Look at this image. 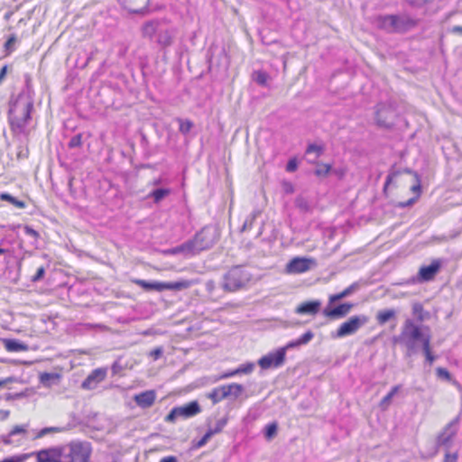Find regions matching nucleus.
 Here are the masks:
<instances>
[{
  "mask_svg": "<svg viewBox=\"0 0 462 462\" xmlns=\"http://www.w3.org/2000/svg\"><path fill=\"white\" fill-rule=\"evenodd\" d=\"M254 79L257 84L261 86H266L269 79V75L263 70H257L254 71Z\"/></svg>",
  "mask_w": 462,
  "mask_h": 462,
  "instance_id": "ea45409f",
  "label": "nucleus"
},
{
  "mask_svg": "<svg viewBox=\"0 0 462 462\" xmlns=\"http://www.w3.org/2000/svg\"><path fill=\"white\" fill-rule=\"evenodd\" d=\"M7 69H8L7 65L3 66L0 69V85L3 83V81L5 79Z\"/></svg>",
  "mask_w": 462,
  "mask_h": 462,
  "instance_id": "5fc2aeb1",
  "label": "nucleus"
},
{
  "mask_svg": "<svg viewBox=\"0 0 462 462\" xmlns=\"http://www.w3.org/2000/svg\"><path fill=\"white\" fill-rule=\"evenodd\" d=\"M428 334H423L421 328L416 325L411 319H406L403 324L402 337L407 340V343L413 345L416 341L423 344V339Z\"/></svg>",
  "mask_w": 462,
  "mask_h": 462,
  "instance_id": "9d476101",
  "label": "nucleus"
},
{
  "mask_svg": "<svg viewBox=\"0 0 462 462\" xmlns=\"http://www.w3.org/2000/svg\"><path fill=\"white\" fill-rule=\"evenodd\" d=\"M45 274V268L41 266L37 269L36 273L32 277V282H35L43 278Z\"/></svg>",
  "mask_w": 462,
  "mask_h": 462,
  "instance_id": "864d4df0",
  "label": "nucleus"
},
{
  "mask_svg": "<svg viewBox=\"0 0 462 462\" xmlns=\"http://www.w3.org/2000/svg\"><path fill=\"white\" fill-rule=\"evenodd\" d=\"M15 379L14 377H7L0 380V388L5 386L7 383H14Z\"/></svg>",
  "mask_w": 462,
  "mask_h": 462,
  "instance_id": "6e6d98bb",
  "label": "nucleus"
},
{
  "mask_svg": "<svg viewBox=\"0 0 462 462\" xmlns=\"http://www.w3.org/2000/svg\"><path fill=\"white\" fill-rule=\"evenodd\" d=\"M457 458H458V454L457 451L453 452V453L447 451L445 453L444 459L442 462H457Z\"/></svg>",
  "mask_w": 462,
  "mask_h": 462,
  "instance_id": "3c124183",
  "label": "nucleus"
},
{
  "mask_svg": "<svg viewBox=\"0 0 462 462\" xmlns=\"http://www.w3.org/2000/svg\"><path fill=\"white\" fill-rule=\"evenodd\" d=\"M107 373V367H98L94 369L82 382L81 388L84 390L96 389L100 383L106 380Z\"/></svg>",
  "mask_w": 462,
  "mask_h": 462,
  "instance_id": "ddd939ff",
  "label": "nucleus"
},
{
  "mask_svg": "<svg viewBox=\"0 0 462 462\" xmlns=\"http://www.w3.org/2000/svg\"><path fill=\"white\" fill-rule=\"evenodd\" d=\"M82 145V134L74 135L69 142L68 146L70 149L81 147Z\"/></svg>",
  "mask_w": 462,
  "mask_h": 462,
  "instance_id": "37998d69",
  "label": "nucleus"
},
{
  "mask_svg": "<svg viewBox=\"0 0 462 462\" xmlns=\"http://www.w3.org/2000/svg\"><path fill=\"white\" fill-rule=\"evenodd\" d=\"M254 365L253 363H248L240 365L237 369L228 373L226 376H234L237 374H250L253 372Z\"/></svg>",
  "mask_w": 462,
  "mask_h": 462,
  "instance_id": "72a5a7b5",
  "label": "nucleus"
},
{
  "mask_svg": "<svg viewBox=\"0 0 462 462\" xmlns=\"http://www.w3.org/2000/svg\"><path fill=\"white\" fill-rule=\"evenodd\" d=\"M241 392L242 386L236 383H233L215 388L209 396L214 402H219L226 398H229V400L232 401L231 397L239 395Z\"/></svg>",
  "mask_w": 462,
  "mask_h": 462,
  "instance_id": "f8f14e48",
  "label": "nucleus"
},
{
  "mask_svg": "<svg viewBox=\"0 0 462 462\" xmlns=\"http://www.w3.org/2000/svg\"><path fill=\"white\" fill-rule=\"evenodd\" d=\"M177 121L179 123V131L183 134H189L193 127V123L189 119L178 118Z\"/></svg>",
  "mask_w": 462,
  "mask_h": 462,
  "instance_id": "f704fd0d",
  "label": "nucleus"
},
{
  "mask_svg": "<svg viewBox=\"0 0 462 462\" xmlns=\"http://www.w3.org/2000/svg\"><path fill=\"white\" fill-rule=\"evenodd\" d=\"M317 265L314 258L295 256L291 258L285 265V273L287 274H300L310 271Z\"/></svg>",
  "mask_w": 462,
  "mask_h": 462,
  "instance_id": "6e6552de",
  "label": "nucleus"
},
{
  "mask_svg": "<svg viewBox=\"0 0 462 462\" xmlns=\"http://www.w3.org/2000/svg\"><path fill=\"white\" fill-rule=\"evenodd\" d=\"M27 432V426L26 425H15L9 432L8 436L3 439V442L5 444H10L11 440L9 439L10 437L16 435V434H22L25 435Z\"/></svg>",
  "mask_w": 462,
  "mask_h": 462,
  "instance_id": "7c9ffc66",
  "label": "nucleus"
},
{
  "mask_svg": "<svg viewBox=\"0 0 462 462\" xmlns=\"http://www.w3.org/2000/svg\"><path fill=\"white\" fill-rule=\"evenodd\" d=\"M318 168L315 170V174L318 177H326L331 171V165L328 163H317Z\"/></svg>",
  "mask_w": 462,
  "mask_h": 462,
  "instance_id": "4c0bfd02",
  "label": "nucleus"
},
{
  "mask_svg": "<svg viewBox=\"0 0 462 462\" xmlns=\"http://www.w3.org/2000/svg\"><path fill=\"white\" fill-rule=\"evenodd\" d=\"M173 40L171 32L169 30L160 31L157 36V43L162 48H167L171 45Z\"/></svg>",
  "mask_w": 462,
  "mask_h": 462,
  "instance_id": "bb28decb",
  "label": "nucleus"
},
{
  "mask_svg": "<svg viewBox=\"0 0 462 462\" xmlns=\"http://www.w3.org/2000/svg\"><path fill=\"white\" fill-rule=\"evenodd\" d=\"M29 457V455L13 456L5 458L2 462H24Z\"/></svg>",
  "mask_w": 462,
  "mask_h": 462,
  "instance_id": "09e8293b",
  "label": "nucleus"
},
{
  "mask_svg": "<svg viewBox=\"0 0 462 462\" xmlns=\"http://www.w3.org/2000/svg\"><path fill=\"white\" fill-rule=\"evenodd\" d=\"M17 103L18 100L16 99L10 105L8 111V122L12 132L23 133L32 118L33 104L32 101L27 102L22 111L18 113Z\"/></svg>",
  "mask_w": 462,
  "mask_h": 462,
  "instance_id": "20e7f679",
  "label": "nucleus"
},
{
  "mask_svg": "<svg viewBox=\"0 0 462 462\" xmlns=\"http://www.w3.org/2000/svg\"><path fill=\"white\" fill-rule=\"evenodd\" d=\"M132 282L138 285L144 291H162L165 290L170 291H182L189 289L195 282L191 280H180L177 282H147L142 279H133Z\"/></svg>",
  "mask_w": 462,
  "mask_h": 462,
  "instance_id": "39448f33",
  "label": "nucleus"
},
{
  "mask_svg": "<svg viewBox=\"0 0 462 462\" xmlns=\"http://www.w3.org/2000/svg\"><path fill=\"white\" fill-rule=\"evenodd\" d=\"M16 41H17L16 36L14 34H12L11 36L8 37V39L5 42L4 48H5L6 56L10 55L13 52V51H14L13 45L16 42Z\"/></svg>",
  "mask_w": 462,
  "mask_h": 462,
  "instance_id": "79ce46f5",
  "label": "nucleus"
},
{
  "mask_svg": "<svg viewBox=\"0 0 462 462\" xmlns=\"http://www.w3.org/2000/svg\"><path fill=\"white\" fill-rule=\"evenodd\" d=\"M188 404L193 405V404H198V403L196 401H192V402H189Z\"/></svg>",
  "mask_w": 462,
  "mask_h": 462,
  "instance_id": "e2e57ef3",
  "label": "nucleus"
},
{
  "mask_svg": "<svg viewBox=\"0 0 462 462\" xmlns=\"http://www.w3.org/2000/svg\"><path fill=\"white\" fill-rule=\"evenodd\" d=\"M0 199L2 201H7L14 205L17 208H24L26 207V204L24 201L19 200L16 198L13 197L9 193L3 192L0 194Z\"/></svg>",
  "mask_w": 462,
  "mask_h": 462,
  "instance_id": "c756f323",
  "label": "nucleus"
},
{
  "mask_svg": "<svg viewBox=\"0 0 462 462\" xmlns=\"http://www.w3.org/2000/svg\"><path fill=\"white\" fill-rule=\"evenodd\" d=\"M353 308V304L349 302L342 303L333 309H329L328 307L325 308L323 310V315L328 319H338L345 317L346 314L350 312Z\"/></svg>",
  "mask_w": 462,
  "mask_h": 462,
  "instance_id": "a211bd4d",
  "label": "nucleus"
},
{
  "mask_svg": "<svg viewBox=\"0 0 462 462\" xmlns=\"http://www.w3.org/2000/svg\"><path fill=\"white\" fill-rule=\"evenodd\" d=\"M298 346H300V344H298V339H297L295 341H291V342L288 343L284 347H286V350H287L289 348Z\"/></svg>",
  "mask_w": 462,
  "mask_h": 462,
  "instance_id": "bf43d9fd",
  "label": "nucleus"
},
{
  "mask_svg": "<svg viewBox=\"0 0 462 462\" xmlns=\"http://www.w3.org/2000/svg\"><path fill=\"white\" fill-rule=\"evenodd\" d=\"M182 247H181V245L177 246V247H174L173 249L171 250V254H180V253H182Z\"/></svg>",
  "mask_w": 462,
  "mask_h": 462,
  "instance_id": "052dcab7",
  "label": "nucleus"
},
{
  "mask_svg": "<svg viewBox=\"0 0 462 462\" xmlns=\"http://www.w3.org/2000/svg\"><path fill=\"white\" fill-rule=\"evenodd\" d=\"M226 423L227 417L224 416L216 420L214 427L209 425L208 430H207L205 435L196 444V448H201L205 446L212 436L222 432Z\"/></svg>",
  "mask_w": 462,
  "mask_h": 462,
  "instance_id": "2eb2a0df",
  "label": "nucleus"
},
{
  "mask_svg": "<svg viewBox=\"0 0 462 462\" xmlns=\"http://www.w3.org/2000/svg\"><path fill=\"white\" fill-rule=\"evenodd\" d=\"M297 169H298L297 159L296 158L290 159L288 163H287V166H286V171H289V172H293Z\"/></svg>",
  "mask_w": 462,
  "mask_h": 462,
  "instance_id": "603ef678",
  "label": "nucleus"
},
{
  "mask_svg": "<svg viewBox=\"0 0 462 462\" xmlns=\"http://www.w3.org/2000/svg\"><path fill=\"white\" fill-rule=\"evenodd\" d=\"M37 462H60L59 446L51 447L35 452Z\"/></svg>",
  "mask_w": 462,
  "mask_h": 462,
  "instance_id": "f3484780",
  "label": "nucleus"
},
{
  "mask_svg": "<svg viewBox=\"0 0 462 462\" xmlns=\"http://www.w3.org/2000/svg\"><path fill=\"white\" fill-rule=\"evenodd\" d=\"M60 375L57 374L43 373L40 375V381L44 385H50L51 382L58 381Z\"/></svg>",
  "mask_w": 462,
  "mask_h": 462,
  "instance_id": "58836bf2",
  "label": "nucleus"
},
{
  "mask_svg": "<svg viewBox=\"0 0 462 462\" xmlns=\"http://www.w3.org/2000/svg\"><path fill=\"white\" fill-rule=\"evenodd\" d=\"M160 462H178L177 458L173 456L162 457Z\"/></svg>",
  "mask_w": 462,
  "mask_h": 462,
  "instance_id": "4d7b16f0",
  "label": "nucleus"
},
{
  "mask_svg": "<svg viewBox=\"0 0 462 462\" xmlns=\"http://www.w3.org/2000/svg\"><path fill=\"white\" fill-rule=\"evenodd\" d=\"M277 433V425L276 423H271V424H268L267 427H266V431H265V437L266 439H273Z\"/></svg>",
  "mask_w": 462,
  "mask_h": 462,
  "instance_id": "c03bdc74",
  "label": "nucleus"
},
{
  "mask_svg": "<svg viewBox=\"0 0 462 462\" xmlns=\"http://www.w3.org/2000/svg\"><path fill=\"white\" fill-rule=\"evenodd\" d=\"M396 117L393 107L391 105H378L375 113L376 124L380 127L391 128Z\"/></svg>",
  "mask_w": 462,
  "mask_h": 462,
  "instance_id": "9b49d317",
  "label": "nucleus"
},
{
  "mask_svg": "<svg viewBox=\"0 0 462 462\" xmlns=\"http://www.w3.org/2000/svg\"><path fill=\"white\" fill-rule=\"evenodd\" d=\"M367 321L368 318L365 315L352 316L347 320L340 324L336 332L332 334V337L334 338H342L353 335Z\"/></svg>",
  "mask_w": 462,
  "mask_h": 462,
  "instance_id": "0eeeda50",
  "label": "nucleus"
},
{
  "mask_svg": "<svg viewBox=\"0 0 462 462\" xmlns=\"http://www.w3.org/2000/svg\"><path fill=\"white\" fill-rule=\"evenodd\" d=\"M396 318V311L393 309L383 310L377 312L376 321L379 325H384L391 319Z\"/></svg>",
  "mask_w": 462,
  "mask_h": 462,
  "instance_id": "393cba45",
  "label": "nucleus"
},
{
  "mask_svg": "<svg viewBox=\"0 0 462 462\" xmlns=\"http://www.w3.org/2000/svg\"><path fill=\"white\" fill-rule=\"evenodd\" d=\"M200 412L199 406L175 407L165 417V421L173 423L178 418L188 419Z\"/></svg>",
  "mask_w": 462,
  "mask_h": 462,
  "instance_id": "4468645a",
  "label": "nucleus"
},
{
  "mask_svg": "<svg viewBox=\"0 0 462 462\" xmlns=\"http://www.w3.org/2000/svg\"><path fill=\"white\" fill-rule=\"evenodd\" d=\"M323 144L310 143L306 149V153H315L316 158H319L324 152Z\"/></svg>",
  "mask_w": 462,
  "mask_h": 462,
  "instance_id": "e433bc0d",
  "label": "nucleus"
},
{
  "mask_svg": "<svg viewBox=\"0 0 462 462\" xmlns=\"http://www.w3.org/2000/svg\"><path fill=\"white\" fill-rule=\"evenodd\" d=\"M60 431H61V429L58 427L43 428L35 434L34 439H41L49 433H57Z\"/></svg>",
  "mask_w": 462,
  "mask_h": 462,
  "instance_id": "a19ab883",
  "label": "nucleus"
},
{
  "mask_svg": "<svg viewBox=\"0 0 462 462\" xmlns=\"http://www.w3.org/2000/svg\"><path fill=\"white\" fill-rule=\"evenodd\" d=\"M5 253V250L0 247V254H3Z\"/></svg>",
  "mask_w": 462,
  "mask_h": 462,
  "instance_id": "680f3d73",
  "label": "nucleus"
},
{
  "mask_svg": "<svg viewBox=\"0 0 462 462\" xmlns=\"http://www.w3.org/2000/svg\"><path fill=\"white\" fill-rule=\"evenodd\" d=\"M201 238L199 235L195 236L193 239L184 243L181 245L182 247V253H185L189 255H194L198 254L199 252L205 249V246H203L200 244Z\"/></svg>",
  "mask_w": 462,
  "mask_h": 462,
  "instance_id": "aec40b11",
  "label": "nucleus"
},
{
  "mask_svg": "<svg viewBox=\"0 0 462 462\" xmlns=\"http://www.w3.org/2000/svg\"><path fill=\"white\" fill-rule=\"evenodd\" d=\"M162 353H163L162 347V346H158V347L152 349V351H150L148 356L153 361H156V360H158L159 358H161L162 356Z\"/></svg>",
  "mask_w": 462,
  "mask_h": 462,
  "instance_id": "49530a36",
  "label": "nucleus"
},
{
  "mask_svg": "<svg viewBox=\"0 0 462 462\" xmlns=\"http://www.w3.org/2000/svg\"><path fill=\"white\" fill-rule=\"evenodd\" d=\"M158 23L154 21H150L145 23L142 27V32L143 37L152 38L157 32Z\"/></svg>",
  "mask_w": 462,
  "mask_h": 462,
  "instance_id": "cd10ccee",
  "label": "nucleus"
},
{
  "mask_svg": "<svg viewBox=\"0 0 462 462\" xmlns=\"http://www.w3.org/2000/svg\"><path fill=\"white\" fill-rule=\"evenodd\" d=\"M431 337L428 333L427 337L423 339V352L426 356L427 361L431 365L435 361V356H433L431 352V346H430Z\"/></svg>",
  "mask_w": 462,
  "mask_h": 462,
  "instance_id": "c85d7f7f",
  "label": "nucleus"
},
{
  "mask_svg": "<svg viewBox=\"0 0 462 462\" xmlns=\"http://www.w3.org/2000/svg\"><path fill=\"white\" fill-rule=\"evenodd\" d=\"M359 462V461H358Z\"/></svg>",
  "mask_w": 462,
  "mask_h": 462,
  "instance_id": "69168bd1",
  "label": "nucleus"
},
{
  "mask_svg": "<svg viewBox=\"0 0 462 462\" xmlns=\"http://www.w3.org/2000/svg\"><path fill=\"white\" fill-rule=\"evenodd\" d=\"M377 26L389 32L404 33L414 29L419 20L409 14H385L376 18Z\"/></svg>",
  "mask_w": 462,
  "mask_h": 462,
  "instance_id": "f03ea898",
  "label": "nucleus"
},
{
  "mask_svg": "<svg viewBox=\"0 0 462 462\" xmlns=\"http://www.w3.org/2000/svg\"><path fill=\"white\" fill-rule=\"evenodd\" d=\"M436 373H437V375L439 378H441V379H444L446 381H450L451 380V375H450L449 372L446 368L438 367L436 369Z\"/></svg>",
  "mask_w": 462,
  "mask_h": 462,
  "instance_id": "a18cd8bd",
  "label": "nucleus"
},
{
  "mask_svg": "<svg viewBox=\"0 0 462 462\" xmlns=\"http://www.w3.org/2000/svg\"><path fill=\"white\" fill-rule=\"evenodd\" d=\"M286 359V347H280L274 352L263 356L258 360V365L263 370L274 369L284 365Z\"/></svg>",
  "mask_w": 462,
  "mask_h": 462,
  "instance_id": "1a4fd4ad",
  "label": "nucleus"
},
{
  "mask_svg": "<svg viewBox=\"0 0 462 462\" xmlns=\"http://www.w3.org/2000/svg\"><path fill=\"white\" fill-rule=\"evenodd\" d=\"M150 0H118V3L126 10L132 13H139L146 8Z\"/></svg>",
  "mask_w": 462,
  "mask_h": 462,
  "instance_id": "412c9836",
  "label": "nucleus"
},
{
  "mask_svg": "<svg viewBox=\"0 0 462 462\" xmlns=\"http://www.w3.org/2000/svg\"><path fill=\"white\" fill-rule=\"evenodd\" d=\"M320 305L321 303L319 300L304 301L297 306L295 312L300 315L309 314L315 316L319 311Z\"/></svg>",
  "mask_w": 462,
  "mask_h": 462,
  "instance_id": "6ab92c4d",
  "label": "nucleus"
},
{
  "mask_svg": "<svg viewBox=\"0 0 462 462\" xmlns=\"http://www.w3.org/2000/svg\"><path fill=\"white\" fill-rule=\"evenodd\" d=\"M156 399V393L154 390L145 391L134 396V401L138 404H153Z\"/></svg>",
  "mask_w": 462,
  "mask_h": 462,
  "instance_id": "b1692460",
  "label": "nucleus"
},
{
  "mask_svg": "<svg viewBox=\"0 0 462 462\" xmlns=\"http://www.w3.org/2000/svg\"><path fill=\"white\" fill-rule=\"evenodd\" d=\"M383 193L396 208L411 207L421 196L420 180L409 170L391 172L386 178Z\"/></svg>",
  "mask_w": 462,
  "mask_h": 462,
  "instance_id": "f257e3e1",
  "label": "nucleus"
},
{
  "mask_svg": "<svg viewBox=\"0 0 462 462\" xmlns=\"http://www.w3.org/2000/svg\"><path fill=\"white\" fill-rule=\"evenodd\" d=\"M451 32L462 35V26L456 25V26L452 27Z\"/></svg>",
  "mask_w": 462,
  "mask_h": 462,
  "instance_id": "13d9d810",
  "label": "nucleus"
},
{
  "mask_svg": "<svg viewBox=\"0 0 462 462\" xmlns=\"http://www.w3.org/2000/svg\"><path fill=\"white\" fill-rule=\"evenodd\" d=\"M59 448L60 462H90L92 446L88 441L73 440Z\"/></svg>",
  "mask_w": 462,
  "mask_h": 462,
  "instance_id": "7ed1b4c3",
  "label": "nucleus"
},
{
  "mask_svg": "<svg viewBox=\"0 0 462 462\" xmlns=\"http://www.w3.org/2000/svg\"><path fill=\"white\" fill-rule=\"evenodd\" d=\"M412 315L419 320L423 321L426 316L424 307L420 302L412 304Z\"/></svg>",
  "mask_w": 462,
  "mask_h": 462,
  "instance_id": "473e14b6",
  "label": "nucleus"
},
{
  "mask_svg": "<svg viewBox=\"0 0 462 462\" xmlns=\"http://www.w3.org/2000/svg\"><path fill=\"white\" fill-rule=\"evenodd\" d=\"M356 289V284H351L342 291L328 296V304L331 305L350 295Z\"/></svg>",
  "mask_w": 462,
  "mask_h": 462,
  "instance_id": "a878e982",
  "label": "nucleus"
},
{
  "mask_svg": "<svg viewBox=\"0 0 462 462\" xmlns=\"http://www.w3.org/2000/svg\"><path fill=\"white\" fill-rule=\"evenodd\" d=\"M441 267V263L439 259L431 261L430 265H423L420 268L418 273L419 280L421 282H430L434 279Z\"/></svg>",
  "mask_w": 462,
  "mask_h": 462,
  "instance_id": "dca6fc26",
  "label": "nucleus"
},
{
  "mask_svg": "<svg viewBox=\"0 0 462 462\" xmlns=\"http://www.w3.org/2000/svg\"><path fill=\"white\" fill-rule=\"evenodd\" d=\"M250 280L251 277L245 270L234 267L225 275L223 288L226 291H236L245 287Z\"/></svg>",
  "mask_w": 462,
  "mask_h": 462,
  "instance_id": "423d86ee",
  "label": "nucleus"
},
{
  "mask_svg": "<svg viewBox=\"0 0 462 462\" xmlns=\"http://www.w3.org/2000/svg\"><path fill=\"white\" fill-rule=\"evenodd\" d=\"M457 434L456 430L452 425H448L444 429V430L438 436V445L439 446H444V447H449L451 444L453 439L455 438Z\"/></svg>",
  "mask_w": 462,
  "mask_h": 462,
  "instance_id": "4be33fe9",
  "label": "nucleus"
},
{
  "mask_svg": "<svg viewBox=\"0 0 462 462\" xmlns=\"http://www.w3.org/2000/svg\"><path fill=\"white\" fill-rule=\"evenodd\" d=\"M0 462H2V461H0Z\"/></svg>",
  "mask_w": 462,
  "mask_h": 462,
  "instance_id": "0e129e2a",
  "label": "nucleus"
},
{
  "mask_svg": "<svg viewBox=\"0 0 462 462\" xmlns=\"http://www.w3.org/2000/svg\"><path fill=\"white\" fill-rule=\"evenodd\" d=\"M313 336L311 331H307L298 338V344L305 345L309 343L313 338Z\"/></svg>",
  "mask_w": 462,
  "mask_h": 462,
  "instance_id": "de8ad7c7",
  "label": "nucleus"
},
{
  "mask_svg": "<svg viewBox=\"0 0 462 462\" xmlns=\"http://www.w3.org/2000/svg\"><path fill=\"white\" fill-rule=\"evenodd\" d=\"M406 3H408L410 5L414 7H421L433 0H404Z\"/></svg>",
  "mask_w": 462,
  "mask_h": 462,
  "instance_id": "8fccbe9b",
  "label": "nucleus"
},
{
  "mask_svg": "<svg viewBox=\"0 0 462 462\" xmlns=\"http://www.w3.org/2000/svg\"><path fill=\"white\" fill-rule=\"evenodd\" d=\"M402 393V385L393 386L391 391L383 398L382 404L392 402L393 398Z\"/></svg>",
  "mask_w": 462,
  "mask_h": 462,
  "instance_id": "c9c22d12",
  "label": "nucleus"
},
{
  "mask_svg": "<svg viewBox=\"0 0 462 462\" xmlns=\"http://www.w3.org/2000/svg\"><path fill=\"white\" fill-rule=\"evenodd\" d=\"M1 342L7 352H23L28 350V346L16 339L2 338Z\"/></svg>",
  "mask_w": 462,
  "mask_h": 462,
  "instance_id": "5701e85b",
  "label": "nucleus"
},
{
  "mask_svg": "<svg viewBox=\"0 0 462 462\" xmlns=\"http://www.w3.org/2000/svg\"><path fill=\"white\" fill-rule=\"evenodd\" d=\"M171 194L170 189H157L152 191L148 197L152 198L155 203H159L162 199Z\"/></svg>",
  "mask_w": 462,
  "mask_h": 462,
  "instance_id": "2f4dec72",
  "label": "nucleus"
}]
</instances>
